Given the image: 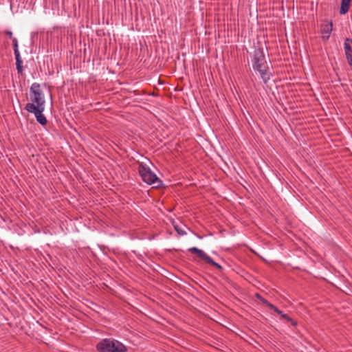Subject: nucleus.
Listing matches in <instances>:
<instances>
[{"mask_svg": "<svg viewBox=\"0 0 352 352\" xmlns=\"http://www.w3.org/2000/svg\"><path fill=\"white\" fill-rule=\"evenodd\" d=\"M252 61L254 70L260 74L263 82L266 84L270 80L272 74L269 72V67L262 47L255 49Z\"/></svg>", "mask_w": 352, "mask_h": 352, "instance_id": "f257e3e1", "label": "nucleus"}, {"mask_svg": "<svg viewBox=\"0 0 352 352\" xmlns=\"http://www.w3.org/2000/svg\"><path fill=\"white\" fill-rule=\"evenodd\" d=\"M98 352H126L127 347L121 342L113 338L101 340L96 346Z\"/></svg>", "mask_w": 352, "mask_h": 352, "instance_id": "f03ea898", "label": "nucleus"}, {"mask_svg": "<svg viewBox=\"0 0 352 352\" xmlns=\"http://www.w3.org/2000/svg\"><path fill=\"white\" fill-rule=\"evenodd\" d=\"M138 173L142 179L149 185L154 184L155 188H160L163 182L151 169L143 162L138 163Z\"/></svg>", "mask_w": 352, "mask_h": 352, "instance_id": "7ed1b4c3", "label": "nucleus"}, {"mask_svg": "<svg viewBox=\"0 0 352 352\" xmlns=\"http://www.w3.org/2000/svg\"><path fill=\"white\" fill-rule=\"evenodd\" d=\"M30 99L34 107H45L44 96L40 84L34 82L30 87Z\"/></svg>", "mask_w": 352, "mask_h": 352, "instance_id": "20e7f679", "label": "nucleus"}, {"mask_svg": "<svg viewBox=\"0 0 352 352\" xmlns=\"http://www.w3.org/2000/svg\"><path fill=\"white\" fill-rule=\"evenodd\" d=\"M25 109L29 112L34 113L36 121L42 126H46L47 124V120L43 115L45 107H34L33 103H27Z\"/></svg>", "mask_w": 352, "mask_h": 352, "instance_id": "39448f33", "label": "nucleus"}, {"mask_svg": "<svg viewBox=\"0 0 352 352\" xmlns=\"http://www.w3.org/2000/svg\"><path fill=\"white\" fill-rule=\"evenodd\" d=\"M188 251L192 254H196L199 258H201L205 263L210 264V265L214 267L219 270H223L221 265L215 262L210 256L207 255L203 250L196 247H192L188 249Z\"/></svg>", "mask_w": 352, "mask_h": 352, "instance_id": "423d86ee", "label": "nucleus"}, {"mask_svg": "<svg viewBox=\"0 0 352 352\" xmlns=\"http://www.w3.org/2000/svg\"><path fill=\"white\" fill-rule=\"evenodd\" d=\"M333 31V22L332 21H325L324 23L321 24L320 26V34H322L321 38L323 41H327L329 40L331 34Z\"/></svg>", "mask_w": 352, "mask_h": 352, "instance_id": "0eeeda50", "label": "nucleus"}, {"mask_svg": "<svg viewBox=\"0 0 352 352\" xmlns=\"http://www.w3.org/2000/svg\"><path fill=\"white\" fill-rule=\"evenodd\" d=\"M344 50L349 65L352 67V39L346 38L344 42Z\"/></svg>", "mask_w": 352, "mask_h": 352, "instance_id": "6e6552de", "label": "nucleus"}, {"mask_svg": "<svg viewBox=\"0 0 352 352\" xmlns=\"http://www.w3.org/2000/svg\"><path fill=\"white\" fill-rule=\"evenodd\" d=\"M270 309L271 310H273L276 313H277L280 316V319L285 320H287L288 322H290L292 325H293L294 327L297 325V324H298L297 321L293 320L287 314H284L282 311H280L275 305H271V307Z\"/></svg>", "mask_w": 352, "mask_h": 352, "instance_id": "1a4fd4ad", "label": "nucleus"}, {"mask_svg": "<svg viewBox=\"0 0 352 352\" xmlns=\"http://www.w3.org/2000/svg\"><path fill=\"white\" fill-rule=\"evenodd\" d=\"M352 0H341L340 14L343 15L349 12Z\"/></svg>", "mask_w": 352, "mask_h": 352, "instance_id": "9d476101", "label": "nucleus"}, {"mask_svg": "<svg viewBox=\"0 0 352 352\" xmlns=\"http://www.w3.org/2000/svg\"><path fill=\"white\" fill-rule=\"evenodd\" d=\"M16 59V69L19 74H23V61L21 60V57L15 58Z\"/></svg>", "mask_w": 352, "mask_h": 352, "instance_id": "9b49d317", "label": "nucleus"}, {"mask_svg": "<svg viewBox=\"0 0 352 352\" xmlns=\"http://www.w3.org/2000/svg\"><path fill=\"white\" fill-rule=\"evenodd\" d=\"M255 297L257 299H258L259 300H261L262 302V303L264 304L265 305H266L269 309L271 307V305H273L271 302H270L267 300H266L265 298H263L262 296L260 294H258V293H256L255 294Z\"/></svg>", "mask_w": 352, "mask_h": 352, "instance_id": "f8f14e48", "label": "nucleus"}, {"mask_svg": "<svg viewBox=\"0 0 352 352\" xmlns=\"http://www.w3.org/2000/svg\"><path fill=\"white\" fill-rule=\"evenodd\" d=\"M174 228L175 230V231L177 232V234L179 235H185L186 234V232L185 230H184L180 226H179L178 225H174Z\"/></svg>", "mask_w": 352, "mask_h": 352, "instance_id": "ddd939ff", "label": "nucleus"}, {"mask_svg": "<svg viewBox=\"0 0 352 352\" xmlns=\"http://www.w3.org/2000/svg\"><path fill=\"white\" fill-rule=\"evenodd\" d=\"M14 53L15 55V58L21 57L20 53L18 48V43L16 44H13Z\"/></svg>", "mask_w": 352, "mask_h": 352, "instance_id": "4468645a", "label": "nucleus"}, {"mask_svg": "<svg viewBox=\"0 0 352 352\" xmlns=\"http://www.w3.org/2000/svg\"><path fill=\"white\" fill-rule=\"evenodd\" d=\"M5 34L8 36V37L10 38H12L13 36H12V32L11 31H9V30H6L5 31Z\"/></svg>", "mask_w": 352, "mask_h": 352, "instance_id": "2eb2a0df", "label": "nucleus"}, {"mask_svg": "<svg viewBox=\"0 0 352 352\" xmlns=\"http://www.w3.org/2000/svg\"><path fill=\"white\" fill-rule=\"evenodd\" d=\"M11 39L12 40L13 44H16L18 43L17 39L15 37H12Z\"/></svg>", "mask_w": 352, "mask_h": 352, "instance_id": "dca6fc26", "label": "nucleus"}]
</instances>
